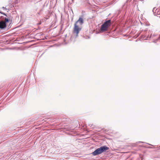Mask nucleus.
<instances>
[{"instance_id": "f257e3e1", "label": "nucleus", "mask_w": 160, "mask_h": 160, "mask_svg": "<svg viewBox=\"0 0 160 160\" xmlns=\"http://www.w3.org/2000/svg\"><path fill=\"white\" fill-rule=\"evenodd\" d=\"M109 149V148L106 146H104L99 148L92 153L93 156H96L101 154L102 152L106 151Z\"/></svg>"}, {"instance_id": "f03ea898", "label": "nucleus", "mask_w": 160, "mask_h": 160, "mask_svg": "<svg viewBox=\"0 0 160 160\" xmlns=\"http://www.w3.org/2000/svg\"><path fill=\"white\" fill-rule=\"evenodd\" d=\"M82 28L81 26L79 25H77L75 24L73 30V33L76 34V36H78L79 32L81 31Z\"/></svg>"}, {"instance_id": "7ed1b4c3", "label": "nucleus", "mask_w": 160, "mask_h": 160, "mask_svg": "<svg viewBox=\"0 0 160 160\" xmlns=\"http://www.w3.org/2000/svg\"><path fill=\"white\" fill-rule=\"evenodd\" d=\"M83 23V21L82 18H79V19L76 22L75 24H77V25H79L80 26Z\"/></svg>"}, {"instance_id": "20e7f679", "label": "nucleus", "mask_w": 160, "mask_h": 160, "mask_svg": "<svg viewBox=\"0 0 160 160\" xmlns=\"http://www.w3.org/2000/svg\"><path fill=\"white\" fill-rule=\"evenodd\" d=\"M6 26L5 22L3 21H0V28L3 29L6 28Z\"/></svg>"}, {"instance_id": "39448f33", "label": "nucleus", "mask_w": 160, "mask_h": 160, "mask_svg": "<svg viewBox=\"0 0 160 160\" xmlns=\"http://www.w3.org/2000/svg\"><path fill=\"white\" fill-rule=\"evenodd\" d=\"M110 24L111 20H109L104 22V23L103 24V26H105L108 28V27L110 25Z\"/></svg>"}, {"instance_id": "423d86ee", "label": "nucleus", "mask_w": 160, "mask_h": 160, "mask_svg": "<svg viewBox=\"0 0 160 160\" xmlns=\"http://www.w3.org/2000/svg\"><path fill=\"white\" fill-rule=\"evenodd\" d=\"M108 28L105 26H103V24L101 26V30L102 31H105L107 30Z\"/></svg>"}, {"instance_id": "0eeeda50", "label": "nucleus", "mask_w": 160, "mask_h": 160, "mask_svg": "<svg viewBox=\"0 0 160 160\" xmlns=\"http://www.w3.org/2000/svg\"><path fill=\"white\" fill-rule=\"evenodd\" d=\"M5 22H5V23L7 22H9L8 19L6 18L5 19Z\"/></svg>"}, {"instance_id": "6e6552de", "label": "nucleus", "mask_w": 160, "mask_h": 160, "mask_svg": "<svg viewBox=\"0 0 160 160\" xmlns=\"http://www.w3.org/2000/svg\"><path fill=\"white\" fill-rule=\"evenodd\" d=\"M2 8H3V9H5V10L7 9L6 8H5V7H2Z\"/></svg>"}]
</instances>
